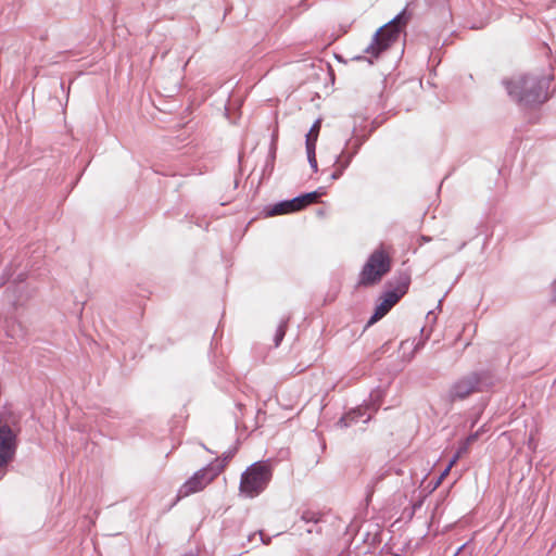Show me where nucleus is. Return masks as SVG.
<instances>
[{"mask_svg":"<svg viewBox=\"0 0 556 556\" xmlns=\"http://www.w3.org/2000/svg\"><path fill=\"white\" fill-rule=\"evenodd\" d=\"M509 98L520 106H536L547 100L549 80L545 76L518 75L503 80Z\"/></svg>","mask_w":556,"mask_h":556,"instance_id":"1","label":"nucleus"},{"mask_svg":"<svg viewBox=\"0 0 556 556\" xmlns=\"http://www.w3.org/2000/svg\"><path fill=\"white\" fill-rule=\"evenodd\" d=\"M410 14L403 9L397 13L388 24L380 27L372 36L371 42L365 48L364 52L370 54L371 58L364 55H355L352 58L353 61L366 60L369 64L374 63L372 59H378L379 55L389 49L393 42H395L407 24Z\"/></svg>","mask_w":556,"mask_h":556,"instance_id":"2","label":"nucleus"},{"mask_svg":"<svg viewBox=\"0 0 556 556\" xmlns=\"http://www.w3.org/2000/svg\"><path fill=\"white\" fill-rule=\"evenodd\" d=\"M493 384L494 378L490 370H475L455 380L451 384L446 397L450 403L464 401L473 393L489 390Z\"/></svg>","mask_w":556,"mask_h":556,"instance_id":"3","label":"nucleus"},{"mask_svg":"<svg viewBox=\"0 0 556 556\" xmlns=\"http://www.w3.org/2000/svg\"><path fill=\"white\" fill-rule=\"evenodd\" d=\"M410 285V277L406 273H401L396 278L387 281L384 291L379 298L374 314L367 321L366 327L372 326L383 318L391 308L407 293Z\"/></svg>","mask_w":556,"mask_h":556,"instance_id":"4","label":"nucleus"},{"mask_svg":"<svg viewBox=\"0 0 556 556\" xmlns=\"http://www.w3.org/2000/svg\"><path fill=\"white\" fill-rule=\"evenodd\" d=\"M273 478L269 460L251 464L241 475L239 490L247 497L253 498L263 493Z\"/></svg>","mask_w":556,"mask_h":556,"instance_id":"5","label":"nucleus"},{"mask_svg":"<svg viewBox=\"0 0 556 556\" xmlns=\"http://www.w3.org/2000/svg\"><path fill=\"white\" fill-rule=\"evenodd\" d=\"M391 270V258L382 250H375L364 264L359 276L357 286L370 287L378 283L382 277Z\"/></svg>","mask_w":556,"mask_h":556,"instance_id":"6","label":"nucleus"},{"mask_svg":"<svg viewBox=\"0 0 556 556\" xmlns=\"http://www.w3.org/2000/svg\"><path fill=\"white\" fill-rule=\"evenodd\" d=\"M224 469V464H208L195 471L178 490V497H186L202 491Z\"/></svg>","mask_w":556,"mask_h":556,"instance_id":"7","label":"nucleus"},{"mask_svg":"<svg viewBox=\"0 0 556 556\" xmlns=\"http://www.w3.org/2000/svg\"><path fill=\"white\" fill-rule=\"evenodd\" d=\"M17 448V438L7 424L0 426V467L13 460Z\"/></svg>","mask_w":556,"mask_h":556,"instance_id":"8","label":"nucleus"},{"mask_svg":"<svg viewBox=\"0 0 556 556\" xmlns=\"http://www.w3.org/2000/svg\"><path fill=\"white\" fill-rule=\"evenodd\" d=\"M300 206L296 202L295 197L290 200H281L275 204L267 205L264 207L265 216H276V215H282V214H290L294 212H299Z\"/></svg>","mask_w":556,"mask_h":556,"instance_id":"9","label":"nucleus"},{"mask_svg":"<svg viewBox=\"0 0 556 556\" xmlns=\"http://www.w3.org/2000/svg\"><path fill=\"white\" fill-rule=\"evenodd\" d=\"M365 415L366 408L364 406L352 408L339 419L337 425L340 428H348L357 424L359 420H362L363 424H367L371 419L372 414H368L366 417Z\"/></svg>","mask_w":556,"mask_h":556,"instance_id":"10","label":"nucleus"},{"mask_svg":"<svg viewBox=\"0 0 556 556\" xmlns=\"http://www.w3.org/2000/svg\"><path fill=\"white\" fill-rule=\"evenodd\" d=\"M386 393L387 391L382 387H377L375 390H372L368 396V400L365 401L364 407L366 410L371 409L372 413H376L380 408Z\"/></svg>","mask_w":556,"mask_h":556,"instance_id":"11","label":"nucleus"},{"mask_svg":"<svg viewBox=\"0 0 556 556\" xmlns=\"http://www.w3.org/2000/svg\"><path fill=\"white\" fill-rule=\"evenodd\" d=\"M356 128L354 127L352 129V136L345 140L344 147L352 151L353 153L357 154L361 150L362 146L366 141V137L364 136H356Z\"/></svg>","mask_w":556,"mask_h":556,"instance_id":"12","label":"nucleus"},{"mask_svg":"<svg viewBox=\"0 0 556 556\" xmlns=\"http://www.w3.org/2000/svg\"><path fill=\"white\" fill-rule=\"evenodd\" d=\"M355 155V153L344 147L342 151L336 156L334 166H340L341 168L346 169Z\"/></svg>","mask_w":556,"mask_h":556,"instance_id":"13","label":"nucleus"},{"mask_svg":"<svg viewBox=\"0 0 556 556\" xmlns=\"http://www.w3.org/2000/svg\"><path fill=\"white\" fill-rule=\"evenodd\" d=\"M305 148H306V155H307L308 164H309L311 168L313 169V172H317L318 164H317V160H316V147L314 146L313 140L308 139L307 147H305Z\"/></svg>","mask_w":556,"mask_h":556,"instance_id":"14","label":"nucleus"},{"mask_svg":"<svg viewBox=\"0 0 556 556\" xmlns=\"http://www.w3.org/2000/svg\"><path fill=\"white\" fill-rule=\"evenodd\" d=\"M288 321H289V317L288 318H285L282 319L277 329H276V332H275V336H274V344H275V348H278L280 345V343L282 342L285 336H286V331H287V327H288Z\"/></svg>","mask_w":556,"mask_h":556,"instance_id":"15","label":"nucleus"},{"mask_svg":"<svg viewBox=\"0 0 556 556\" xmlns=\"http://www.w3.org/2000/svg\"><path fill=\"white\" fill-rule=\"evenodd\" d=\"M320 119H316L314 124L312 125L309 131L306 134L305 139V147H307L308 139L313 140L314 146L316 147L318 134L320 130Z\"/></svg>","mask_w":556,"mask_h":556,"instance_id":"16","label":"nucleus"},{"mask_svg":"<svg viewBox=\"0 0 556 556\" xmlns=\"http://www.w3.org/2000/svg\"><path fill=\"white\" fill-rule=\"evenodd\" d=\"M314 195L315 194L311 193V192H305V193H301V194L296 195L295 199L300 206V210H303L308 204L316 202Z\"/></svg>","mask_w":556,"mask_h":556,"instance_id":"17","label":"nucleus"},{"mask_svg":"<svg viewBox=\"0 0 556 556\" xmlns=\"http://www.w3.org/2000/svg\"><path fill=\"white\" fill-rule=\"evenodd\" d=\"M468 451V442H463L457 451L455 452V454L451 457V459L448 460V467H453L457 462L458 459L462 457V455H464L465 453H467Z\"/></svg>","mask_w":556,"mask_h":556,"instance_id":"18","label":"nucleus"},{"mask_svg":"<svg viewBox=\"0 0 556 556\" xmlns=\"http://www.w3.org/2000/svg\"><path fill=\"white\" fill-rule=\"evenodd\" d=\"M276 151H277L276 143L271 142L264 172H266V170H268L269 173L273 172L274 163H275V159H276Z\"/></svg>","mask_w":556,"mask_h":556,"instance_id":"19","label":"nucleus"},{"mask_svg":"<svg viewBox=\"0 0 556 556\" xmlns=\"http://www.w3.org/2000/svg\"><path fill=\"white\" fill-rule=\"evenodd\" d=\"M301 519L306 523H318L321 520V515L313 510H305Z\"/></svg>","mask_w":556,"mask_h":556,"instance_id":"20","label":"nucleus"},{"mask_svg":"<svg viewBox=\"0 0 556 556\" xmlns=\"http://www.w3.org/2000/svg\"><path fill=\"white\" fill-rule=\"evenodd\" d=\"M344 170L345 169L341 168L340 166H336L334 172L330 175V179L331 180L339 179L343 175Z\"/></svg>","mask_w":556,"mask_h":556,"instance_id":"21","label":"nucleus"},{"mask_svg":"<svg viewBox=\"0 0 556 556\" xmlns=\"http://www.w3.org/2000/svg\"><path fill=\"white\" fill-rule=\"evenodd\" d=\"M233 454H235V451H227L223 454V462L216 460L214 464H224L225 465L229 459L232 458Z\"/></svg>","mask_w":556,"mask_h":556,"instance_id":"22","label":"nucleus"},{"mask_svg":"<svg viewBox=\"0 0 556 556\" xmlns=\"http://www.w3.org/2000/svg\"><path fill=\"white\" fill-rule=\"evenodd\" d=\"M450 470H451V467H448V465H447L446 468L438 477V479L434 483V486H438L442 482V480L448 475Z\"/></svg>","mask_w":556,"mask_h":556,"instance_id":"23","label":"nucleus"},{"mask_svg":"<svg viewBox=\"0 0 556 556\" xmlns=\"http://www.w3.org/2000/svg\"><path fill=\"white\" fill-rule=\"evenodd\" d=\"M311 193H314V194H315V195H314V198H315V200L317 201V199H318V198H320V197H323V195H325V194L327 193V191H326V188H325V187H319V188H317L316 190L311 191Z\"/></svg>","mask_w":556,"mask_h":556,"instance_id":"24","label":"nucleus"},{"mask_svg":"<svg viewBox=\"0 0 556 556\" xmlns=\"http://www.w3.org/2000/svg\"><path fill=\"white\" fill-rule=\"evenodd\" d=\"M551 295H552L553 302L556 303V279L553 281V283L551 286Z\"/></svg>","mask_w":556,"mask_h":556,"instance_id":"25","label":"nucleus"},{"mask_svg":"<svg viewBox=\"0 0 556 556\" xmlns=\"http://www.w3.org/2000/svg\"><path fill=\"white\" fill-rule=\"evenodd\" d=\"M478 437H479V432L471 433V434L466 439V441H465V442H468V445H469L471 442L476 441V440L478 439Z\"/></svg>","mask_w":556,"mask_h":556,"instance_id":"26","label":"nucleus"},{"mask_svg":"<svg viewBox=\"0 0 556 556\" xmlns=\"http://www.w3.org/2000/svg\"><path fill=\"white\" fill-rule=\"evenodd\" d=\"M431 241V238L428 237V236H421L420 237V242L421 243H427V242H430Z\"/></svg>","mask_w":556,"mask_h":556,"instance_id":"27","label":"nucleus"},{"mask_svg":"<svg viewBox=\"0 0 556 556\" xmlns=\"http://www.w3.org/2000/svg\"><path fill=\"white\" fill-rule=\"evenodd\" d=\"M465 247L466 242L460 243L459 247L457 248V251H462Z\"/></svg>","mask_w":556,"mask_h":556,"instance_id":"28","label":"nucleus"},{"mask_svg":"<svg viewBox=\"0 0 556 556\" xmlns=\"http://www.w3.org/2000/svg\"><path fill=\"white\" fill-rule=\"evenodd\" d=\"M432 315H433V312L429 311L428 314H427V318L430 319Z\"/></svg>","mask_w":556,"mask_h":556,"instance_id":"29","label":"nucleus"},{"mask_svg":"<svg viewBox=\"0 0 556 556\" xmlns=\"http://www.w3.org/2000/svg\"><path fill=\"white\" fill-rule=\"evenodd\" d=\"M317 213H318V215H324V211L323 210H319Z\"/></svg>","mask_w":556,"mask_h":556,"instance_id":"30","label":"nucleus"},{"mask_svg":"<svg viewBox=\"0 0 556 556\" xmlns=\"http://www.w3.org/2000/svg\"><path fill=\"white\" fill-rule=\"evenodd\" d=\"M203 447L206 450V452L212 453V451L210 448H207L205 445H203Z\"/></svg>","mask_w":556,"mask_h":556,"instance_id":"31","label":"nucleus"},{"mask_svg":"<svg viewBox=\"0 0 556 556\" xmlns=\"http://www.w3.org/2000/svg\"><path fill=\"white\" fill-rule=\"evenodd\" d=\"M464 546H465V545L459 546V548H458V551L456 552V554H458V553L460 552V549H463V547H464Z\"/></svg>","mask_w":556,"mask_h":556,"instance_id":"32","label":"nucleus"}]
</instances>
